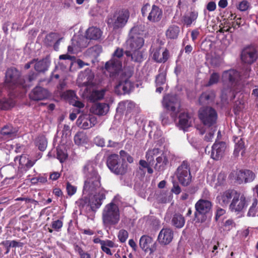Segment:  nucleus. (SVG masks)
Instances as JSON below:
<instances>
[{
	"label": "nucleus",
	"instance_id": "nucleus-1",
	"mask_svg": "<svg viewBox=\"0 0 258 258\" xmlns=\"http://www.w3.org/2000/svg\"><path fill=\"white\" fill-rule=\"evenodd\" d=\"M97 165L93 161H88L83 168L84 181L83 192L84 194L92 195L101 185V176L97 169Z\"/></svg>",
	"mask_w": 258,
	"mask_h": 258
},
{
	"label": "nucleus",
	"instance_id": "nucleus-2",
	"mask_svg": "<svg viewBox=\"0 0 258 258\" xmlns=\"http://www.w3.org/2000/svg\"><path fill=\"white\" fill-rule=\"evenodd\" d=\"M119 220L118 206L112 202L107 204L102 211V221L104 226L110 228L118 224Z\"/></svg>",
	"mask_w": 258,
	"mask_h": 258
},
{
	"label": "nucleus",
	"instance_id": "nucleus-3",
	"mask_svg": "<svg viewBox=\"0 0 258 258\" xmlns=\"http://www.w3.org/2000/svg\"><path fill=\"white\" fill-rule=\"evenodd\" d=\"M106 165L110 171L116 175L123 176L127 172V164L124 159H121L117 154L109 155L107 158Z\"/></svg>",
	"mask_w": 258,
	"mask_h": 258
},
{
	"label": "nucleus",
	"instance_id": "nucleus-4",
	"mask_svg": "<svg viewBox=\"0 0 258 258\" xmlns=\"http://www.w3.org/2000/svg\"><path fill=\"white\" fill-rule=\"evenodd\" d=\"M213 204L208 200L201 199L195 204L196 211L194 215L197 219L196 222L203 223L205 222L212 210Z\"/></svg>",
	"mask_w": 258,
	"mask_h": 258
},
{
	"label": "nucleus",
	"instance_id": "nucleus-5",
	"mask_svg": "<svg viewBox=\"0 0 258 258\" xmlns=\"http://www.w3.org/2000/svg\"><path fill=\"white\" fill-rule=\"evenodd\" d=\"M174 175L181 185L183 186L189 185L192 181V176L188 161H183L176 169Z\"/></svg>",
	"mask_w": 258,
	"mask_h": 258
},
{
	"label": "nucleus",
	"instance_id": "nucleus-6",
	"mask_svg": "<svg viewBox=\"0 0 258 258\" xmlns=\"http://www.w3.org/2000/svg\"><path fill=\"white\" fill-rule=\"evenodd\" d=\"M129 17L128 10L122 9L116 11L112 17L109 18L107 24L113 29L122 28L126 25Z\"/></svg>",
	"mask_w": 258,
	"mask_h": 258
},
{
	"label": "nucleus",
	"instance_id": "nucleus-7",
	"mask_svg": "<svg viewBox=\"0 0 258 258\" xmlns=\"http://www.w3.org/2000/svg\"><path fill=\"white\" fill-rule=\"evenodd\" d=\"M142 14L143 17H147V20L151 23L159 22L163 16V12L159 7L153 5L151 6L146 4L142 7Z\"/></svg>",
	"mask_w": 258,
	"mask_h": 258
},
{
	"label": "nucleus",
	"instance_id": "nucleus-8",
	"mask_svg": "<svg viewBox=\"0 0 258 258\" xmlns=\"http://www.w3.org/2000/svg\"><path fill=\"white\" fill-rule=\"evenodd\" d=\"M248 205V201L245 195L237 191L229 204V209L231 212L238 214L243 212Z\"/></svg>",
	"mask_w": 258,
	"mask_h": 258
},
{
	"label": "nucleus",
	"instance_id": "nucleus-9",
	"mask_svg": "<svg viewBox=\"0 0 258 258\" xmlns=\"http://www.w3.org/2000/svg\"><path fill=\"white\" fill-rule=\"evenodd\" d=\"M137 32V28H133L130 32L128 38L126 42L128 49H141L144 44V38Z\"/></svg>",
	"mask_w": 258,
	"mask_h": 258
},
{
	"label": "nucleus",
	"instance_id": "nucleus-10",
	"mask_svg": "<svg viewBox=\"0 0 258 258\" xmlns=\"http://www.w3.org/2000/svg\"><path fill=\"white\" fill-rule=\"evenodd\" d=\"M123 56V49L117 48L113 54L111 60L105 64V69L111 73H115L121 68V62L119 59Z\"/></svg>",
	"mask_w": 258,
	"mask_h": 258
},
{
	"label": "nucleus",
	"instance_id": "nucleus-11",
	"mask_svg": "<svg viewBox=\"0 0 258 258\" xmlns=\"http://www.w3.org/2000/svg\"><path fill=\"white\" fill-rule=\"evenodd\" d=\"M95 114H81L77 120V125L84 130L89 129L94 126L97 122V118ZM102 115L104 114H97Z\"/></svg>",
	"mask_w": 258,
	"mask_h": 258
},
{
	"label": "nucleus",
	"instance_id": "nucleus-12",
	"mask_svg": "<svg viewBox=\"0 0 258 258\" xmlns=\"http://www.w3.org/2000/svg\"><path fill=\"white\" fill-rule=\"evenodd\" d=\"M151 50L152 57L156 62L164 63L167 60L169 56L168 51L160 44H154Z\"/></svg>",
	"mask_w": 258,
	"mask_h": 258
},
{
	"label": "nucleus",
	"instance_id": "nucleus-13",
	"mask_svg": "<svg viewBox=\"0 0 258 258\" xmlns=\"http://www.w3.org/2000/svg\"><path fill=\"white\" fill-rule=\"evenodd\" d=\"M94 74L93 72L91 70L87 69L79 74L77 82L79 87H89L94 85Z\"/></svg>",
	"mask_w": 258,
	"mask_h": 258
},
{
	"label": "nucleus",
	"instance_id": "nucleus-14",
	"mask_svg": "<svg viewBox=\"0 0 258 258\" xmlns=\"http://www.w3.org/2000/svg\"><path fill=\"white\" fill-rule=\"evenodd\" d=\"M131 72L127 73V78L122 77L115 88V92L118 95L129 93L134 88L133 84L128 80L131 77Z\"/></svg>",
	"mask_w": 258,
	"mask_h": 258
},
{
	"label": "nucleus",
	"instance_id": "nucleus-15",
	"mask_svg": "<svg viewBox=\"0 0 258 258\" xmlns=\"http://www.w3.org/2000/svg\"><path fill=\"white\" fill-rule=\"evenodd\" d=\"M162 104L167 111H179L180 102L176 96L170 95L165 96L163 99Z\"/></svg>",
	"mask_w": 258,
	"mask_h": 258
},
{
	"label": "nucleus",
	"instance_id": "nucleus-16",
	"mask_svg": "<svg viewBox=\"0 0 258 258\" xmlns=\"http://www.w3.org/2000/svg\"><path fill=\"white\" fill-rule=\"evenodd\" d=\"M255 173L249 169H241L236 172L235 180L238 184L253 181L255 178Z\"/></svg>",
	"mask_w": 258,
	"mask_h": 258
},
{
	"label": "nucleus",
	"instance_id": "nucleus-17",
	"mask_svg": "<svg viewBox=\"0 0 258 258\" xmlns=\"http://www.w3.org/2000/svg\"><path fill=\"white\" fill-rule=\"evenodd\" d=\"M258 57L257 51L253 46L245 48L242 51L241 58L242 61L247 64L253 63Z\"/></svg>",
	"mask_w": 258,
	"mask_h": 258
},
{
	"label": "nucleus",
	"instance_id": "nucleus-18",
	"mask_svg": "<svg viewBox=\"0 0 258 258\" xmlns=\"http://www.w3.org/2000/svg\"><path fill=\"white\" fill-rule=\"evenodd\" d=\"M106 91L105 89L91 90L89 87H86L83 94V96L90 101L95 102L103 99Z\"/></svg>",
	"mask_w": 258,
	"mask_h": 258
},
{
	"label": "nucleus",
	"instance_id": "nucleus-19",
	"mask_svg": "<svg viewBox=\"0 0 258 258\" xmlns=\"http://www.w3.org/2000/svg\"><path fill=\"white\" fill-rule=\"evenodd\" d=\"M237 190L233 189H228L220 192L216 197V200L221 206H227L236 194Z\"/></svg>",
	"mask_w": 258,
	"mask_h": 258
},
{
	"label": "nucleus",
	"instance_id": "nucleus-20",
	"mask_svg": "<svg viewBox=\"0 0 258 258\" xmlns=\"http://www.w3.org/2000/svg\"><path fill=\"white\" fill-rule=\"evenodd\" d=\"M20 72L15 69H9L6 73L5 84L8 87L20 84L19 78Z\"/></svg>",
	"mask_w": 258,
	"mask_h": 258
},
{
	"label": "nucleus",
	"instance_id": "nucleus-21",
	"mask_svg": "<svg viewBox=\"0 0 258 258\" xmlns=\"http://www.w3.org/2000/svg\"><path fill=\"white\" fill-rule=\"evenodd\" d=\"M226 148L225 142H215L212 147L211 157L215 160L220 159L224 155Z\"/></svg>",
	"mask_w": 258,
	"mask_h": 258
},
{
	"label": "nucleus",
	"instance_id": "nucleus-22",
	"mask_svg": "<svg viewBox=\"0 0 258 258\" xmlns=\"http://www.w3.org/2000/svg\"><path fill=\"white\" fill-rule=\"evenodd\" d=\"M62 96L70 104L77 108L81 109L85 107L84 103L79 100L78 97L73 91H67L63 93Z\"/></svg>",
	"mask_w": 258,
	"mask_h": 258
},
{
	"label": "nucleus",
	"instance_id": "nucleus-23",
	"mask_svg": "<svg viewBox=\"0 0 258 258\" xmlns=\"http://www.w3.org/2000/svg\"><path fill=\"white\" fill-rule=\"evenodd\" d=\"M173 231L170 228H163L158 235V240L161 244L167 245L172 240Z\"/></svg>",
	"mask_w": 258,
	"mask_h": 258
},
{
	"label": "nucleus",
	"instance_id": "nucleus-24",
	"mask_svg": "<svg viewBox=\"0 0 258 258\" xmlns=\"http://www.w3.org/2000/svg\"><path fill=\"white\" fill-rule=\"evenodd\" d=\"M201 122L206 126H216L218 119L217 114H198Z\"/></svg>",
	"mask_w": 258,
	"mask_h": 258
},
{
	"label": "nucleus",
	"instance_id": "nucleus-25",
	"mask_svg": "<svg viewBox=\"0 0 258 258\" xmlns=\"http://www.w3.org/2000/svg\"><path fill=\"white\" fill-rule=\"evenodd\" d=\"M153 244V239L151 236L144 235L141 237L139 245L142 249L145 252L152 253L154 251L152 247Z\"/></svg>",
	"mask_w": 258,
	"mask_h": 258
},
{
	"label": "nucleus",
	"instance_id": "nucleus-26",
	"mask_svg": "<svg viewBox=\"0 0 258 258\" xmlns=\"http://www.w3.org/2000/svg\"><path fill=\"white\" fill-rule=\"evenodd\" d=\"M30 98L33 100H40L47 98L49 96V93L47 90L40 87H36L30 94Z\"/></svg>",
	"mask_w": 258,
	"mask_h": 258
},
{
	"label": "nucleus",
	"instance_id": "nucleus-27",
	"mask_svg": "<svg viewBox=\"0 0 258 258\" xmlns=\"http://www.w3.org/2000/svg\"><path fill=\"white\" fill-rule=\"evenodd\" d=\"M239 78V73L235 70L224 71L222 75V79L223 82L229 81L231 83L237 82Z\"/></svg>",
	"mask_w": 258,
	"mask_h": 258
},
{
	"label": "nucleus",
	"instance_id": "nucleus-28",
	"mask_svg": "<svg viewBox=\"0 0 258 258\" xmlns=\"http://www.w3.org/2000/svg\"><path fill=\"white\" fill-rule=\"evenodd\" d=\"M125 54L134 62H140L143 60V52L141 49H128L125 52Z\"/></svg>",
	"mask_w": 258,
	"mask_h": 258
},
{
	"label": "nucleus",
	"instance_id": "nucleus-29",
	"mask_svg": "<svg viewBox=\"0 0 258 258\" xmlns=\"http://www.w3.org/2000/svg\"><path fill=\"white\" fill-rule=\"evenodd\" d=\"M190 114H179L178 126L185 131L191 125Z\"/></svg>",
	"mask_w": 258,
	"mask_h": 258
},
{
	"label": "nucleus",
	"instance_id": "nucleus-30",
	"mask_svg": "<svg viewBox=\"0 0 258 258\" xmlns=\"http://www.w3.org/2000/svg\"><path fill=\"white\" fill-rule=\"evenodd\" d=\"M156 160L154 168L157 171L164 170L169 163L167 157L163 153L157 157Z\"/></svg>",
	"mask_w": 258,
	"mask_h": 258
},
{
	"label": "nucleus",
	"instance_id": "nucleus-31",
	"mask_svg": "<svg viewBox=\"0 0 258 258\" xmlns=\"http://www.w3.org/2000/svg\"><path fill=\"white\" fill-rule=\"evenodd\" d=\"M105 199V195L103 194L99 195L98 196H94V198L90 200V208L92 211H96L102 204V201Z\"/></svg>",
	"mask_w": 258,
	"mask_h": 258
},
{
	"label": "nucleus",
	"instance_id": "nucleus-32",
	"mask_svg": "<svg viewBox=\"0 0 258 258\" xmlns=\"http://www.w3.org/2000/svg\"><path fill=\"white\" fill-rule=\"evenodd\" d=\"M161 150L159 148H154L152 149H149L146 153V159L150 165H154V158L160 154Z\"/></svg>",
	"mask_w": 258,
	"mask_h": 258
},
{
	"label": "nucleus",
	"instance_id": "nucleus-33",
	"mask_svg": "<svg viewBox=\"0 0 258 258\" xmlns=\"http://www.w3.org/2000/svg\"><path fill=\"white\" fill-rule=\"evenodd\" d=\"M101 34L100 29L94 27H90L86 32V37L89 39L97 40L101 37Z\"/></svg>",
	"mask_w": 258,
	"mask_h": 258
},
{
	"label": "nucleus",
	"instance_id": "nucleus-34",
	"mask_svg": "<svg viewBox=\"0 0 258 258\" xmlns=\"http://www.w3.org/2000/svg\"><path fill=\"white\" fill-rule=\"evenodd\" d=\"M18 132L17 128L14 127L11 124H7L2 128L1 133L3 136L14 137L16 136Z\"/></svg>",
	"mask_w": 258,
	"mask_h": 258
},
{
	"label": "nucleus",
	"instance_id": "nucleus-35",
	"mask_svg": "<svg viewBox=\"0 0 258 258\" xmlns=\"http://www.w3.org/2000/svg\"><path fill=\"white\" fill-rule=\"evenodd\" d=\"M50 64L49 58L47 57L36 62L34 65L35 70L39 72H43L47 70Z\"/></svg>",
	"mask_w": 258,
	"mask_h": 258
},
{
	"label": "nucleus",
	"instance_id": "nucleus-36",
	"mask_svg": "<svg viewBox=\"0 0 258 258\" xmlns=\"http://www.w3.org/2000/svg\"><path fill=\"white\" fill-rule=\"evenodd\" d=\"M185 218L180 214L175 213L171 220L172 225L176 228H181L185 224Z\"/></svg>",
	"mask_w": 258,
	"mask_h": 258
},
{
	"label": "nucleus",
	"instance_id": "nucleus-37",
	"mask_svg": "<svg viewBox=\"0 0 258 258\" xmlns=\"http://www.w3.org/2000/svg\"><path fill=\"white\" fill-rule=\"evenodd\" d=\"M109 106L106 103H98L94 104L91 108V113H107Z\"/></svg>",
	"mask_w": 258,
	"mask_h": 258
},
{
	"label": "nucleus",
	"instance_id": "nucleus-38",
	"mask_svg": "<svg viewBox=\"0 0 258 258\" xmlns=\"http://www.w3.org/2000/svg\"><path fill=\"white\" fill-rule=\"evenodd\" d=\"M215 97V93L214 91L205 92L201 95L199 102L202 104H209L213 101Z\"/></svg>",
	"mask_w": 258,
	"mask_h": 258
},
{
	"label": "nucleus",
	"instance_id": "nucleus-39",
	"mask_svg": "<svg viewBox=\"0 0 258 258\" xmlns=\"http://www.w3.org/2000/svg\"><path fill=\"white\" fill-rule=\"evenodd\" d=\"M0 245H3L6 248L5 254L10 252L11 247H21L23 246V243L16 240H5L0 243Z\"/></svg>",
	"mask_w": 258,
	"mask_h": 258
},
{
	"label": "nucleus",
	"instance_id": "nucleus-40",
	"mask_svg": "<svg viewBox=\"0 0 258 258\" xmlns=\"http://www.w3.org/2000/svg\"><path fill=\"white\" fill-rule=\"evenodd\" d=\"M75 143L77 145H82L88 142V137L84 132H79L74 136Z\"/></svg>",
	"mask_w": 258,
	"mask_h": 258
},
{
	"label": "nucleus",
	"instance_id": "nucleus-41",
	"mask_svg": "<svg viewBox=\"0 0 258 258\" xmlns=\"http://www.w3.org/2000/svg\"><path fill=\"white\" fill-rule=\"evenodd\" d=\"M180 29L178 26L176 25H171L167 30L166 32V36L170 39H176L179 33Z\"/></svg>",
	"mask_w": 258,
	"mask_h": 258
},
{
	"label": "nucleus",
	"instance_id": "nucleus-42",
	"mask_svg": "<svg viewBox=\"0 0 258 258\" xmlns=\"http://www.w3.org/2000/svg\"><path fill=\"white\" fill-rule=\"evenodd\" d=\"M238 139L237 137H234V141L235 143L234 150L233 154L235 156L239 155L240 151L243 150L245 148L244 142L243 139L240 138L236 142V140Z\"/></svg>",
	"mask_w": 258,
	"mask_h": 258
},
{
	"label": "nucleus",
	"instance_id": "nucleus-43",
	"mask_svg": "<svg viewBox=\"0 0 258 258\" xmlns=\"http://www.w3.org/2000/svg\"><path fill=\"white\" fill-rule=\"evenodd\" d=\"M115 247V243L110 240H105V242L101 246V250L109 255H112V253L110 249V248Z\"/></svg>",
	"mask_w": 258,
	"mask_h": 258
},
{
	"label": "nucleus",
	"instance_id": "nucleus-44",
	"mask_svg": "<svg viewBox=\"0 0 258 258\" xmlns=\"http://www.w3.org/2000/svg\"><path fill=\"white\" fill-rule=\"evenodd\" d=\"M56 155L57 158L59 160L60 162H64L68 158V154L64 147L58 146L56 148Z\"/></svg>",
	"mask_w": 258,
	"mask_h": 258
},
{
	"label": "nucleus",
	"instance_id": "nucleus-45",
	"mask_svg": "<svg viewBox=\"0 0 258 258\" xmlns=\"http://www.w3.org/2000/svg\"><path fill=\"white\" fill-rule=\"evenodd\" d=\"M198 16V13L197 12H191L189 15L185 16L183 18L184 23L187 27H189L192 23L196 20Z\"/></svg>",
	"mask_w": 258,
	"mask_h": 258
},
{
	"label": "nucleus",
	"instance_id": "nucleus-46",
	"mask_svg": "<svg viewBox=\"0 0 258 258\" xmlns=\"http://www.w3.org/2000/svg\"><path fill=\"white\" fill-rule=\"evenodd\" d=\"M36 145L39 150L44 151L47 145V141L43 136H39L36 140Z\"/></svg>",
	"mask_w": 258,
	"mask_h": 258
},
{
	"label": "nucleus",
	"instance_id": "nucleus-47",
	"mask_svg": "<svg viewBox=\"0 0 258 258\" xmlns=\"http://www.w3.org/2000/svg\"><path fill=\"white\" fill-rule=\"evenodd\" d=\"M233 93L229 89L223 90L221 95V101L223 104L224 105L228 103L229 97L231 95H233Z\"/></svg>",
	"mask_w": 258,
	"mask_h": 258
},
{
	"label": "nucleus",
	"instance_id": "nucleus-48",
	"mask_svg": "<svg viewBox=\"0 0 258 258\" xmlns=\"http://www.w3.org/2000/svg\"><path fill=\"white\" fill-rule=\"evenodd\" d=\"M14 105V103L12 99L7 100L5 99L3 100H0V109L8 110L12 107Z\"/></svg>",
	"mask_w": 258,
	"mask_h": 258
},
{
	"label": "nucleus",
	"instance_id": "nucleus-49",
	"mask_svg": "<svg viewBox=\"0 0 258 258\" xmlns=\"http://www.w3.org/2000/svg\"><path fill=\"white\" fill-rule=\"evenodd\" d=\"M258 201L256 199H254L252 202V205L250 207L248 212L247 213V216L254 217L257 212L256 206L257 205Z\"/></svg>",
	"mask_w": 258,
	"mask_h": 258
},
{
	"label": "nucleus",
	"instance_id": "nucleus-50",
	"mask_svg": "<svg viewBox=\"0 0 258 258\" xmlns=\"http://www.w3.org/2000/svg\"><path fill=\"white\" fill-rule=\"evenodd\" d=\"M90 200L87 197H84L79 199L77 202L78 206L80 209H84L86 207H90Z\"/></svg>",
	"mask_w": 258,
	"mask_h": 258
},
{
	"label": "nucleus",
	"instance_id": "nucleus-51",
	"mask_svg": "<svg viewBox=\"0 0 258 258\" xmlns=\"http://www.w3.org/2000/svg\"><path fill=\"white\" fill-rule=\"evenodd\" d=\"M62 216L60 219L53 221L51 223V228L56 231H59L63 226Z\"/></svg>",
	"mask_w": 258,
	"mask_h": 258
},
{
	"label": "nucleus",
	"instance_id": "nucleus-52",
	"mask_svg": "<svg viewBox=\"0 0 258 258\" xmlns=\"http://www.w3.org/2000/svg\"><path fill=\"white\" fill-rule=\"evenodd\" d=\"M77 187L73 185L70 182H67L66 183V190L67 194L69 197H72L77 192Z\"/></svg>",
	"mask_w": 258,
	"mask_h": 258
},
{
	"label": "nucleus",
	"instance_id": "nucleus-53",
	"mask_svg": "<svg viewBox=\"0 0 258 258\" xmlns=\"http://www.w3.org/2000/svg\"><path fill=\"white\" fill-rule=\"evenodd\" d=\"M220 76L217 73H213L211 74L209 81L207 84V86H210L217 83L219 80Z\"/></svg>",
	"mask_w": 258,
	"mask_h": 258
},
{
	"label": "nucleus",
	"instance_id": "nucleus-54",
	"mask_svg": "<svg viewBox=\"0 0 258 258\" xmlns=\"http://www.w3.org/2000/svg\"><path fill=\"white\" fill-rule=\"evenodd\" d=\"M128 236L127 231L124 229H121L119 231L117 237L121 243L124 242Z\"/></svg>",
	"mask_w": 258,
	"mask_h": 258
},
{
	"label": "nucleus",
	"instance_id": "nucleus-55",
	"mask_svg": "<svg viewBox=\"0 0 258 258\" xmlns=\"http://www.w3.org/2000/svg\"><path fill=\"white\" fill-rule=\"evenodd\" d=\"M235 121L241 124H244L248 120V116L246 114H235Z\"/></svg>",
	"mask_w": 258,
	"mask_h": 258
},
{
	"label": "nucleus",
	"instance_id": "nucleus-56",
	"mask_svg": "<svg viewBox=\"0 0 258 258\" xmlns=\"http://www.w3.org/2000/svg\"><path fill=\"white\" fill-rule=\"evenodd\" d=\"M249 7V4L247 1H242L239 3L238 9L241 11H245L248 9Z\"/></svg>",
	"mask_w": 258,
	"mask_h": 258
},
{
	"label": "nucleus",
	"instance_id": "nucleus-57",
	"mask_svg": "<svg viewBox=\"0 0 258 258\" xmlns=\"http://www.w3.org/2000/svg\"><path fill=\"white\" fill-rule=\"evenodd\" d=\"M165 81V76L164 74H159L156 77V82L157 86L164 84Z\"/></svg>",
	"mask_w": 258,
	"mask_h": 258
},
{
	"label": "nucleus",
	"instance_id": "nucleus-58",
	"mask_svg": "<svg viewBox=\"0 0 258 258\" xmlns=\"http://www.w3.org/2000/svg\"><path fill=\"white\" fill-rule=\"evenodd\" d=\"M94 141L95 144L98 146L102 147L105 146L104 139L100 137L97 136L95 138Z\"/></svg>",
	"mask_w": 258,
	"mask_h": 258
},
{
	"label": "nucleus",
	"instance_id": "nucleus-59",
	"mask_svg": "<svg viewBox=\"0 0 258 258\" xmlns=\"http://www.w3.org/2000/svg\"><path fill=\"white\" fill-rule=\"evenodd\" d=\"M226 177L224 174L220 173L218 176L217 185L221 186L223 185L226 180Z\"/></svg>",
	"mask_w": 258,
	"mask_h": 258
},
{
	"label": "nucleus",
	"instance_id": "nucleus-60",
	"mask_svg": "<svg viewBox=\"0 0 258 258\" xmlns=\"http://www.w3.org/2000/svg\"><path fill=\"white\" fill-rule=\"evenodd\" d=\"M226 213V211L221 208H218L217 209L216 212V215H215V220L216 221H218V220L219 219V218L224 215Z\"/></svg>",
	"mask_w": 258,
	"mask_h": 258
},
{
	"label": "nucleus",
	"instance_id": "nucleus-61",
	"mask_svg": "<svg viewBox=\"0 0 258 258\" xmlns=\"http://www.w3.org/2000/svg\"><path fill=\"white\" fill-rule=\"evenodd\" d=\"M16 200L18 201H25L26 203H35V204L37 203V202L35 200L28 198L20 197L17 198Z\"/></svg>",
	"mask_w": 258,
	"mask_h": 258
},
{
	"label": "nucleus",
	"instance_id": "nucleus-62",
	"mask_svg": "<svg viewBox=\"0 0 258 258\" xmlns=\"http://www.w3.org/2000/svg\"><path fill=\"white\" fill-rule=\"evenodd\" d=\"M171 191L175 195H178L181 192V188L177 183H174Z\"/></svg>",
	"mask_w": 258,
	"mask_h": 258
},
{
	"label": "nucleus",
	"instance_id": "nucleus-63",
	"mask_svg": "<svg viewBox=\"0 0 258 258\" xmlns=\"http://www.w3.org/2000/svg\"><path fill=\"white\" fill-rule=\"evenodd\" d=\"M61 173L58 172H52L50 173L49 178L52 180H57L60 176Z\"/></svg>",
	"mask_w": 258,
	"mask_h": 258
},
{
	"label": "nucleus",
	"instance_id": "nucleus-64",
	"mask_svg": "<svg viewBox=\"0 0 258 258\" xmlns=\"http://www.w3.org/2000/svg\"><path fill=\"white\" fill-rule=\"evenodd\" d=\"M233 225H235V223L232 219L227 220L224 224V226L228 229H231Z\"/></svg>",
	"mask_w": 258,
	"mask_h": 258
}]
</instances>
